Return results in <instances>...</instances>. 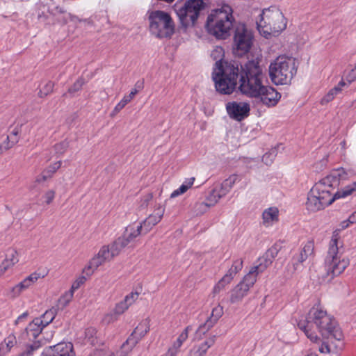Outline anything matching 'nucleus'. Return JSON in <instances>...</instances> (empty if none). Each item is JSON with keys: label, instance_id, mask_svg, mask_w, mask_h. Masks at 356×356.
Wrapping results in <instances>:
<instances>
[{"label": "nucleus", "instance_id": "obj_27", "mask_svg": "<svg viewBox=\"0 0 356 356\" xmlns=\"http://www.w3.org/2000/svg\"><path fill=\"white\" fill-rule=\"evenodd\" d=\"M224 56V51H223V49L222 47H217L216 49H215L212 52H211V56L214 59V60H217L218 59V60H217L216 63H215V65H214V67H213V72H212V79H213V73H217L218 72V68L216 65V63L218 62H222V63L224 65L225 63H232V62H235V63H240L238 61H236V60H231V61H227V60H222V57ZM214 81V79H213Z\"/></svg>", "mask_w": 356, "mask_h": 356}, {"label": "nucleus", "instance_id": "obj_33", "mask_svg": "<svg viewBox=\"0 0 356 356\" xmlns=\"http://www.w3.org/2000/svg\"><path fill=\"white\" fill-rule=\"evenodd\" d=\"M56 314H57V309H56L54 307H52L51 309L46 311L45 313L40 318H41V320L42 321V325L44 327L48 325L54 319Z\"/></svg>", "mask_w": 356, "mask_h": 356}, {"label": "nucleus", "instance_id": "obj_32", "mask_svg": "<svg viewBox=\"0 0 356 356\" xmlns=\"http://www.w3.org/2000/svg\"><path fill=\"white\" fill-rule=\"evenodd\" d=\"M16 343L17 340L15 336L10 334L0 343V346L3 348L4 353L7 354L10 351L11 348L16 345Z\"/></svg>", "mask_w": 356, "mask_h": 356}, {"label": "nucleus", "instance_id": "obj_21", "mask_svg": "<svg viewBox=\"0 0 356 356\" xmlns=\"http://www.w3.org/2000/svg\"><path fill=\"white\" fill-rule=\"evenodd\" d=\"M41 276L40 273H33L31 274L21 282L15 286L12 289V292L14 293V296L19 295L22 291L29 288Z\"/></svg>", "mask_w": 356, "mask_h": 356}, {"label": "nucleus", "instance_id": "obj_26", "mask_svg": "<svg viewBox=\"0 0 356 356\" xmlns=\"http://www.w3.org/2000/svg\"><path fill=\"white\" fill-rule=\"evenodd\" d=\"M61 164L62 162L59 161L48 166L44 170L42 171L40 176L37 178V181H44L47 179L51 177V176L56 172V170L60 168Z\"/></svg>", "mask_w": 356, "mask_h": 356}, {"label": "nucleus", "instance_id": "obj_59", "mask_svg": "<svg viewBox=\"0 0 356 356\" xmlns=\"http://www.w3.org/2000/svg\"><path fill=\"white\" fill-rule=\"evenodd\" d=\"M27 316H28V313H27V312H24V313H23L22 315H20V316L17 318V319L16 322L17 323L18 321H22V319H24V318H26V317H27Z\"/></svg>", "mask_w": 356, "mask_h": 356}, {"label": "nucleus", "instance_id": "obj_53", "mask_svg": "<svg viewBox=\"0 0 356 356\" xmlns=\"http://www.w3.org/2000/svg\"><path fill=\"white\" fill-rule=\"evenodd\" d=\"M318 350L321 353H330V348L328 343L325 341L322 343Z\"/></svg>", "mask_w": 356, "mask_h": 356}, {"label": "nucleus", "instance_id": "obj_58", "mask_svg": "<svg viewBox=\"0 0 356 356\" xmlns=\"http://www.w3.org/2000/svg\"><path fill=\"white\" fill-rule=\"evenodd\" d=\"M181 194H182L181 193H179V188H178V189H177V190L174 191L171 193V195H170V197H171V198H173V197H177V196L179 195H181Z\"/></svg>", "mask_w": 356, "mask_h": 356}, {"label": "nucleus", "instance_id": "obj_39", "mask_svg": "<svg viewBox=\"0 0 356 356\" xmlns=\"http://www.w3.org/2000/svg\"><path fill=\"white\" fill-rule=\"evenodd\" d=\"M18 141L19 138L10 139V137H6L5 140L0 144V154L13 147Z\"/></svg>", "mask_w": 356, "mask_h": 356}, {"label": "nucleus", "instance_id": "obj_3", "mask_svg": "<svg viewBox=\"0 0 356 356\" xmlns=\"http://www.w3.org/2000/svg\"><path fill=\"white\" fill-rule=\"evenodd\" d=\"M298 327L312 342L320 340L316 331L325 339L340 341L343 333L335 319L321 307L314 306L307 315L299 320Z\"/></svg>", "mask_w": 356, "mask_h": 356}, {"label": "nucleus", "instance_id": "obj_38", "mask_svg": "<svg viewBox=\"0 0 356 356\" xmlns=\"http://www.w3.org/2000/svg\"><path fill=\"white\" fill-rule=\"evenodd\" d=\"M73 292L70 290L65 292L59 299L58 302V307L61 309H64L71 301L73 297Z\"/></svg>", "mask_w": 356, "mask_h": 356}, {"label": "nucleus", "instance_id": "obj_5", "mask_svg": "<svg viewBox=\"0 0 356 356\" xmlns=\"http://www.w3.org/2000/svg\"><path fill=\"white\" fill-rule=\"evenodd\" d=\"M340 231V229L334 230L330 241L327 254L325 259V273H323L321 277H319L322 282H330L335 276L342 273L349 265L348 259L341 258V253L339 247Z\"/></svg>", "mask_w": 356, "mask_h": 356}, {"label": "nucleus", "instance_id": "obj_51", "mask_svg": "<svg viewBox=\"0 0 356 356\" xmlns=\"http://www.w3.org/2000/svg\"><path fill=\"white\" fill-rule=\"evenodd\" d=\"M346 79L349 84L356 80V65L347 74Z\"/></svg>", "mask_w": 356, "mask_h": 356}, {"label": "nucleus", "instance_id": "obj_22", "mask_svg": "<svg viewBox=\"0 0 356 356\" xmlns=\"http://www.w3.org/2000/svg\"><path fill=\"white\" fill-rule=\"evenodd\" d=\"M17 252L14 248H8L6 250V258L0 265L1 274L4 273L9 268L18 262Z\"/></svg>", "mask_w": 356, "mask_h": 356}, {"label": "nucleus", "instance_id": "obj_44", "mask_svg": "<svg viewBox=\"0 0 356 356\" xmlns=\"http://www.w3.org/2000/svg\"><path fill=\"white\" fill-rule=\"evenodd\" d=\"M87 277L86 276L82 275L80 276L73 284L71 287L70 291L74 293V291L76 289H78L82 284L85 283L86 281Z\"/></svg>", "mask_w": 356, "mask_h": 356}, {"label": "nucleus", "instance_id": "obj_12", "mask_svg": "<svg viewBox=\"0 0 356 356\" xmlns=\"http://www.w3.org/2000/svg\"><path fill=\"white\" fill-rule=\"evenodd\" d=\"M258 275L252 268L250 269L249 273L244 276L243 280L231 291L230 302L232 303H236L242 300L256 282Z\"/></svg>", "mask_w": 356, "mask_h": 356}, {"label": "nucleus", "instance_id": "obj_41", "mask_svg": "<svg viewBox=\"0 0 356 356\" xmlns=\"http://www.w3.org/2000/svg\"><path fill=\"white\" fill-rule=\"evenodd\" d=\"M70 145V143L67 140H64L60 143H58L54 145V149L56 152V154H63L67 149H68Z\"/></svg>", "mask_w": 356, "mask_h": 356}, {"label": "nucleus", "instance_id": "obj_25", "mask_svg": "<svg viewBox=\"0 0 356 356\" xmlns=\"http://www.w3.org/2000/svg\"><path fill=\"white\" fill-rule=\"evenodd\" d=\"M104 263V260L97 254L91 259L88 265L83 270V273L86 274L87 277H89L93 273L95 270Z\"/></svg>", "mask_w": 356, "mask_h": 356}, {"label": "nucleus", "instance_id": "obj_4", "mask_svg": "<svg viewBox=\"0 0 356 356\" xmlns=\"http://www.w3.org/2000/svg\"><path fill=\"white\" fill-rule=\"evenodd\" d=\"M234 21L232 8L223 4L220 8L211 10L204 26L209 35L218 40H225L230 35Z\"/></svg>", "mask_w": 356, "mask_h": 356}, {"label": "nucleus", "instance_id": "obj_10", "mask_svg": "<svg viewBox=\"0 0 356 356\" xmlns=\"http://www.w3.org/2000/svg\"><path fill=\"white\" fill-rule=\"evenodd\" d=\"M150 225L151 224H129L123 236L118 238L109 245L113 256L118 255L122 250L138 236L147 234L152 228Z\"/></svg>", "mask_w": 356, "mask_h": 356}, {"label": "nucleus", "instance_id": "obj_55", "mask_svg": "<svg viewBox=\"0 0 356 356\" xmlns=\"http://www.w3.org/2000/svg\"><path fill=\"white\" fill-rule=\"evenodd\" d=\"M342 222H356V211L353 212L348 219L343 220Z\"/></svg>", "mask_w": 356, "mask_h": 356}, {"label": "nucleus", "instance_id": "obj_63", "mask_svg": "<svg viewBox=\"0 0 356 356\" xmlns=\"http://www.w3.org/2000/svg\"><path fill=\"white\" fill-rule=\"evenodd\" d=\"M348 225H349V224H346V226H343L342 229H345V228L348 227Z\"/></svg>", "mask_w": 356, "mask_h": 356}, {"label": "nucleus", "instance_id": "obj_50", "mask_svg": "<svg viewBox=\"0 0 356 356\" xmlns=\"http://www.w3.org/2000/svg\"><path fill=\"white\" fill-rule=\"evenodd\" d=\"M55 196V193L53 191H48L44 195L43 198L44 199V202L46 204H50L54 200Z\"/></svg>", "mask_w": 356, "mask_h": 356}, {"label": "nucleus", "instance_id": "obj_57", "mask_svg": "<svg viewBox=\"0 0 356 356\" xmlns=\"http://www.w3.org/2000/svg\"><path fill=\"white\" fill-rule=\"evenodd\" d=\"M188 188L186 186V185H184V184H181V186L179 188V193H181L182 194L186 193L188 191Z\"/></svg>", "mask_w": 356, "mask_h": 356}, {"label": "nucleus", "instance_id": "obj_7", "mask_svg": "<svg viewBox=\"0 0 356 356\" xmlns=\"http://www.w3.org/2000/svg\"><path fill=\"white\" fill-rule=\"evenodd\" d=\"M297 72L296 59L285 56L277 57L269 66V76L275 85H286Z\"/></svg>", "mask_w": 356, "mask_h": 356}, {"label": "nucleus", "instance_id": "obj_43", "mask_svg": "<svg viewBox=\"0 0 356 356\" xmlns=\"http://www.w3.org/2000/svg\"><path fill=\"white\" fill-rule=\"evenodd\" d=\"M119 315L115 314V311L113 310L110 313L106 314L103 318V321L106 323L109 324L111 323H113L118 320Z\"/></svg>", "mask_w": 356, "mask_h": 356}, {"label": "nucleus", "instance_id": "obj_29", "mask_svg": "<svg viewBox=\"0 0 356 356\" xmlns=\"http://www.w3.org/2000/svg\"><path fill=\"white\" fill-rule=\"evenodd\" d=\"M264 222H277L279 220V210L277 207H270L262 213Z\"/></svg>", "mask_w": 356, "mask_h": 356}, {"label": "nucleus", "instance_id": "obj_2", "mask_svg": "<svg viewBox=\"0 0 356 356\" xmlns=\"http://www.w3.org/2000/svg\"><path fill=\"white\" fill-rule=\"evenodd\" d=\"M350 170L343 168L333 169L329 175L319 180L312 188L307 195V209L318 211L332 204L335 200L346 197L356 191V181L341 190L333 193L341 181L346 180L351 175Z\"/></svg>", "mask_w": 356, "mask_h": 356}, {"label": "nucleus", "instance_id": "obj_15", "mask_svg": "<svg viewBox=\"0 0 356 356\" xmlns=\"http://www.w3.org/2000/svg\"><path fill=\"white\" fill-rule=\"evenodd\" d=\"M282 248V243H275L266 251L263 257L258 259L259 264L252 268L258 274L263 273L272 264L273 259L277 255Z\"/></svg>", "mask_w": 356, "mask_h": 356}, {"label": "nucleus", "instance_id": "obj_19", "mask_svg": "<svg viewBox=\"0 0 356 356\" xmlns=\"http://www.w3.org/2000/svg\"><path fill=\"white\" fill-rule=\"evenodd\" d=\"M149 330V321L147 319H145L135 328L134 332L127 339V343H130L131 346H135L148 332Z\"/></svg>", "mask_w": 356, "mask_h": 356}, {"label": "nucleus", "instance_id": "obj_46", "mask_svg": "<svg viewBox=\"0 0 356 356\" xmlns=\"http://www.w3.org/2000/svg\"><path fill=\"white\" fill-rule=\"evenodd\" d=\"M227 284H228V283H227V282H225L222 278L214 286L213 289V294L219 293L220 291L222 290Z\"/></svg>", "mask_w": 356, "mask_h": 356}, {"label": "nucleus", "instance_id": "obj_9", "mask_svg": "<svg viewBox=\"0 0 356 356\" xmlns=\"http://www.w3.org/2000/svg\"><path fill=\"white\" fill-rule=\"evenodd\" d=\"M206 3L203 0H187L183 6L178 3L174 6L181 26L186 29L190 26H194L200 16V13L204 9Z\"/></svg>", "mask_w": 356, "mask_h": 356}, {"label": "nucleus", "instance_id": "obj_45", "mask_svg": "<svg viewBox=\"0 0 356 356\" xmlns=\"http://www.w3.org/2000/svg\"><path fill=\"white\" fill-rule=\"evenodd\" d=\"M139 293L137 292H131L124 297V300L129 306H131L137 299Z\"/></svg>", "mask_w": 356, "mask_h": 356}, {"label": "nucleus", "instance_id": "obj_8", "mask_svg": "<svg viewBox=\"0 0 356 356\" xmlns=\"http://www.w3.org/2000/svg\"><path fill=\"white\" fill-rule=\"evenodd\" d=\"M149 30L159 39L171 38L175 31V25L170 15L163 10H153L149 13Z\"/></svg>", "mask_w": 356, "mask_h": 356}, {"label": "nucleus", "instance_id": "obj_24", "mask_svg": "<svg viewBox=\"0 0 356 356\" xmlns=\"http://www.w3.org/2000/svg\"><path fill=\"white\" fill-rule=\"evenodd\" d=\"M347 86V83L341 80L339 82V83L334 86L333 88L330 89L328 92L322 98L321 103V104H325L327 103H329L332 100L334 99V98L341 92L342 88Z\"/></svg>", "mask_w": 356, "mask_h": 356}, {"label": "nucleus", "instance_id": "obj_42", "mask_svg": "<svg viewBox=\"0 0 356 356\" xmlns=\"http://www.w3.org/2000/svg\"><path fill=\"white\" fill-rule=\"evenodd\" d=\"M129 307V306L123 300L115 305V307L113 309V310L115 311V314H117L120 316V315L122 314L125 311H127Z\"/></svg>", "mask_w": 356, "mask_h": 356}, {"label": "nucleus", "instance_id": "obj_37", "mask_svg": "<svg viewBox=\"0 0 356 356\" xmlns=\"http://www.w3.org/2000/svg\"><path fill=\"white\" fill-rule=\"evenodd\" d=\"M42 346L40 340L34 341L26 347V350L19 354L17 356H32L33 352L40 348Z\"/></svg>", "mask_w": 356, "mask_h": 356}, {"label": "nucleus", "instance_id": "obj_14", "mask_svg": "<svg viewBox=\"0 0 356 356\" xmlns=\"http://www.w3.org/2000/svg\"><path fill=\"white\" fill-rule=\"evenodd\" d=\"M226 110L230 118L241 122L249 116L250 106L247 102H230L226 104Z\"/></svg>", "mask_w": 356, "mask_h": 356}, {"label": "nucleus", "instance_id": "obj_11", "mask_svg": "<svg viewBox=\"0 0 356 356\" xmlns=\"http://www.w3.org/2000/svg\"><path fill=\"white\" fill-rule=\"evenodd\" d=\"M253 34L244 24L238 25L233 38V51L234 54L243 56L248 53L253 44Z\"/></svg>", "mask_w": 356, "mask_h": 356}, {"label": "nucleus", "instance_id": "obj_40", "mask_svg": "<svg viewBox=\"0 0 356 356\" xmlns=\"http://www.w3.org/2000/svg\"><path fill=\"white\" fill-rule=\"evenodd\" d=\"M277 154V149L276 147L272 148L268 152L266 153L262 156V161L267 165H270L273 162L276 155Z\"/></svg>", "mask_w": 356, "mask_h": 356}, {"label": "nucleus", "instance_id": "obj_18", "mask_svg": "<svg viewBox=\"0 0 356 356\" xmlns=\"http://www.w3.org/2000/svg\"><path fill=\"white\" fill-rule=\"evenodd\" d=\"M314 252V243L308 241L300 250L292 258V264L295 270H300V265Z\"/></svg>", "mask_w": 356, "mask_h": 356}, {"label": "nucleus", "instance_id": "obj_61", "mask_svg": "<svg viewBox=\"0 0 356 356\" xmlns=\"http://www.w3.org/2000/svg\"><path fill=\"white\" fill-rule=\"evenodd\" d=\"M6 355V353L3 351V348H1L0 346V356H4Z\"/></svg>", "mask_w": 356, "mask_h": 356}, {"label": "nucleus", "instance_id": "obj_31", "mask_svg": "<svg viewBox=\"0 0 356 356\" xmlns=\"http://www.w3.org/2000/svg\"><path fill=\"white\" fill-rule=\"evenodd\" d=\"M134 346H131L130 343H127V340L121 346L120 349L116 353L109 352L105 356H127Z\"/></svg>", "mask_w": 356, "mask_h": 356}, {"label": "nucleus", "instance_id": "obj_28", "mask_svg": "<svg viewBox=\"0 0 356 356\" xmlns=\"http://www.w3.org/2000/svg\"><path fill=\"white\" fill-rule=\"evenodd\" d=\"M192 330V326H187L184 330L179 334L177 340L173 343L172 346L169 348L177 353L179 348L182 346L183 343L187 339L189 331Z\"/></svg>", "mask_w": 356, "mask_h": 356}, {"label": "nucleus", "instance_id": "obj_60", "mask_svg": "<svg viewBox=\"0 0 356 356\" xmlns=\"http://www.w3.org/2000/svg\"><path fill=\"white\" fill-rule=\"evenodd\" d=\"M177 353L175 351L168 350L165 356H176Z\"/></svg>", "mask_w": 356, "mask_h": 356}, {"label": "nucleus", "instance_id": "obj_6", "mask_svg": "<svg viewBox=\"0 0 356 356\" xmlns=\"http://www.w3.org/2000/svg\"><path fill=\"white\" fill-rule=\"evenodd\" d=\"M257 27L259 33L266 38L270 35H277L286 27V19L276 7L264 9L260 14V19L257 21Z\"/></svg>", "mask_w": 356, "mask_h": 356}, {"label": "nucleus", "instance_id": "obj_23", "mask_svg": "<svg viewBox=\"0 0 356 356\" xmlns=\"http://www.w3.org/2000/svg\"><path fill=\"white\" fill-rule=\"evenodd\" d=\"M45 327L42 325L41 318H37L33 320L31 323L29 324L26 328V334L29 339H35L42 333V330Z\"/></svg>", "mask_w": 356, "mask_h": 356}, {"label": "nucleus", "instance_id": "obj_17", "mask_svg": "<svg viewBox=\"0 0 356 356\" xmlns=\"http://www.w3.org/2000/svg\"><path fill=\"white\" fill-rule=\"evenodd\" d=\"M41 356H75V353L72 343L62 342L49 347Z\"/></svg>", "mask_w": 356, "mask_h": 356}, {"label": "nucleus", "instance_id": "obj_16", "mask_svg": "<svg viewBox=\"0 0 356 356\" xmlns=\"http://www.w3.org/2000/svg\"><path fill=\"white\" fill-rule=\"evenodd\" d=\"M223 314V308L220 305L215 307L211 312V316L207 318L204 324L199 326L195 334L196 337L200 339L204 335L213 325L218 322L219 318Z\"/></svg>", "mask_w": 356, "mask_h": 356}, {"label": "nucleus", "instance_id": "obj_48", "mask_svg": "<svg viewBox=\"0 0 356 356\" xmlns=\"http://www.w3.org/2000/svg\"><path fill=\"white\" fill-rule=\"evenodd\" d=\"M237 273H235V271L232 269L231 268L229 269V270L227 271V273L223 276L222 279L227 282V283H230V282L233 280L234 277L236 275Z\"/></svg>", "mask_w": 356, "mask_h": 356}, {"label": "nucleus", "instance_id": "obj_49", "mask_svg": "<svg viewBox=\"0 0 356 356\" xmlns=\"http://www.w3.org/2000/svg\"><path fill=\"white\" fill-rule=\"evenodd\" d=\"M154 212H155L154 216H149L147 218H146L145 220H143V222H151L152 218L153 217L156 216V215L158 216L157 222H159L161 220V217L163 216V211L161 209H158L155 210Z\"/></svg>", "mask_w": 356, "mask_h": 356}, {"label": "nucleus", "instance_id": "obj_30", "mask_svg": "<svg viewBox=\"0 0 356 356\" xmlns=\"http://www.w3.org/2000/svg\"><path fill=\"white\" fill-rule=\"evenodd\" d=\"M85 84V80L83 77H79L74 83V84L69 88L67 92H65L63 95V97H67L68 95H70L71 97H73L74 94L79 91H80L83 87V86Z\"/></svg>", "mask_w": 356, "mask_h": 356}, {"label": "nucleus", "instance_id": "obj_47", "mask_svg": "<svg viewBox=\"0 0 356 356\" xmlns=\"http://www.w3.org/2000/svg\"><path fill=\"white\" fill-rule=\"evenodd\" d=\"M243 260L241 259H236L234 261L231 268L233 269L235 273H238L243 268Z\"/></svg>", "mask_w": 356, "mask_h": 356}, {"label": "nucleus", "instance_id": "obj_34", "mask_svg": "<svg viewBox=\"0 0 356 356\" xmlns=\"http://www.w3.org/2000/svg\"><path fill=\"white\" fill-rule=\"evenodd\" d=\"M55 83L51 81H48L44 86L40 89L38 95L40 98H44L51 94L54 88Z\"/></svg>", "mask_w": 356, "mask_h": 356}, {"label": "nucleus", "instance_id": "obj_1", "mask_svg": "<svg viewBox=\"0 0 356 356\" xmlns=\"http://www.w3.org/2000/svg\"><path fill=\"white\" fill-rule=\"evenodd\" d=\"M217 73H213L215 88L217 92L222 95H231L238 87L240 92L250 98H254L257 103L273 107L277 104L281 94L273 87L264 83L266 74L259 62L255 60H248L244 64L235 62H218Z\"/></svg>", "mask_w": 356, "mask_h": 356}, {"label": "nucleus", "instance_id": "obj_54", "mask_svg": "<svg viewBox=\"0 0 356 356\" xmlns=\"http://www.w3.org/2000/svg\"><path fill=\"white\" fill-rule=\"evenodd\" d=\"M19 131V128L15 127L14 129L11 131L10 134L9 136H7L6 137H10V139L18 138Z\"/></svg>", "mask_w": 356, "mask_h": 356}, {"label": "nucleus", "instance_id": "obj_13", "mask_svg": "<svg viewBox=\"0 0 356 356\" xmlns=\"http://www.w3.org/2000/svg\"><path fill=\"white\" fill-rule=\"evenodd\" d=\"M238 181V175L236 174L230 175L227 179H226L221 184L220 191L218 192L216 190H213L211 194L209 195L208 200L212 202L211 203L208 202H201L199 204L200 207H209L211 206L214 205L219 199H220L222 196H224L229 190L232 188L234 184Z\"/></svg>", "mask_w": 356, "mask_h": 356}, {"label": "nucleus", "instance_id": "obj_35", "mask_svg": "<svg viewBox=\"0 0 356 356\" xmlns=\"http://www.w3.org/2000/svg\"><path fill=\"white\" fill-rule=\"evenodd\" d=\"M136 95L135 91H131L129 95L124 96L123 99L115 106L113 112H120Z\"/></svg>", "mask_w": 356, "mask_h": 356}, {"label": "nucleus", "instance_id": "obj_56", "mask_svg": "<svg viewBox=\"0 0 356 356\" xmlns=\"http://www.w3.org/2000/svg\"><path fill=\"white\" fill-rule=\"evenodd\" d=\"M194 181H195V178L191 177V178L185 180V181L182 184L186 185L188 188H190L192 186V185L193 184Z\"/></svg>", "mask_w": 356, "mask_h": 356}, {"label": "nucleus", "instance_id": "obj_52", "mask_svg": "<svg viewBox=\"0 0 356 356\" xmlns=\"http://www.w3.org/2000/svg\"><path fill=\"white\" fill-rule=\"evenodd\" d=\"M143 88H144V81L139 80L135 83L134 88H133L131 90V91H135L136 95L139 91L143 90Z\"/></svg>", "mask_w": 356, "mask_h": 356}, {"label": "nucleus", "instance_id": "obj_36", "mask_svg": "<svg viewBox=\"0 0 356 356\" xmlns=\"http://www.w3.org/2000/svg\"><path fill=\"white\" fill-rule=\"evenodd\" d=\"M97 254H99L104 262L109 261L114 257L112 252H111L109 245L102 246Z\"/></svg>", "mask_w": 356, "mask_h": 356}, {"label": "nucleus", "instance_id": "obj_20", "mask_svg": "<svg viewBox=\"0 0 356 356\" xmlns=\"http://www.w3.org/2000/svg\"><path fill=\"white\" fill-rule=\"evenodd\" d=\"M216 340V335H212L200 345L193 347L187 356H204L208 349L213 346Z\"/></svg>", "mask_w": 356, "mask_h": 356}, {"label": "nucleus", "instance_id": "obj_62", "mask_svg": "<svg viewBox=\"0 0 356 356\" xmlns=\"http://www.w3.org/2000/svg\"><path fill=\"white\" fill-rule=\"evenodd\" d=\"M87 332H90V333L92 334L93 332H95V330L94 329H88L87 330Z\"/></svg>", "mask_w": 356, "mask_h": 356}]
</instances>
